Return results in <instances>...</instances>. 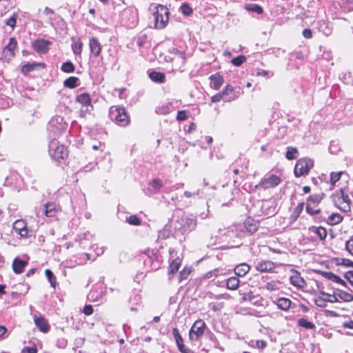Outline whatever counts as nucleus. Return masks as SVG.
Here are the masks:
<instances>
[{"label":"nucleus","instance_id":"f257e3e1","mask_svg":"<svg viewBox=\"0 0 353 353\" xmlns=\"http://www.w3.org/2000/svg\"><path fill=\"white\" fill-rule=\"evenodd\" d=\"M332 201L336 207L343 212H350L351 210V200L345 192V190L341 188L332 195Z\"/></svg>","mask_w":353,"mask_h":353},{"label":"nucleus","instance_id":"f03ea898","mask_svg":"<svg viewBox=\"0 0 353 353\" xmlns=\"http://www.w3.org/2000/svg\"><path fill=\"white\" fill-rule=\"evenodd\" d=\"M109 115L112 120L121 126H126L130 123V118L123 107L112 106L109 110Z\"/></svg>","mask_w":353,"mask_h":353},{"label":"nucleus","instance_id":"7ed1b4c3","mask_svg":"<svg viewBox=\"0 0 353 353\" xmlns=\"http://www.w3.org/2000/svg\"><path fill=\"white\" fill-rule=\"evenodd\" d=\"M154 26L157 29H163L169 20V10L168 9L161 4L156 7V11L154 12Z\"/></svg>","mask_w":353,"mask_h":353},{"label":"nucleus","instance_id":"20e7f679","mask_svg":"<svg viewBox=\"0 0 353 353\" xmlns=\"http://www.w3.org/2000/svg\"><path fill=\"white\" fill-rule=\"evenodd\" d=\"M49 153L50 157L56 160H63L68 157V149L63 145H58L55 140L52 141L49 144Z\"/></svg>","mask_w":353,"mask_h":353},{"label":"nucleus","instance_id":"39448f33","mask_svg":"<svg viewBox=\"0 0 353 353\" xmlns=\"http://www.w3.org/2000/svg\"><path fill=\"white\" fill-rule=\"evenodd\" d=\"M313 166V161L307 158L300 159L297 161L294 173L296 177L307 174Z\"/></svg>","mask_w":353,"mask_h":353},{"label":"nucleus","instance_id":"423d86ee","mask_svg":"<svg viewBox=\"0 0 353 353\" xmlns=\"http://www.w3.org/2000/svg\"><path fill=\"white\" fill-rule=\"evenodd\" d=\"M205 328V323L200 319L197 320L192 325L189 332V339L191 341H196L203 334Z\"/></svg>","mask_w":353,"mask_h":353},{"label":"nucleus","instance_id":"0eeeda50","mask_svg":"<svg viewBox=\"0 0 353 353\" xmlns=\"http://www.w3.org/2000/svg\"><path fill=\"white\" fill-rule=\"evenodd\" d=\"M281 183V179L276 175L272 174L268 178L261 180V183L256 185V188L263 187L264 189L274 188Z\"/></svg>","mask_w":353,"mask_h":353},{"label":"nucleus","instance_id":"6e6552de","mask_svg":"<svg viewBox=\"0 0 353 353\" xmlns=\"http://www.w3.org/2000/svg\"><path fill=\"white\" fill-rule=\"evenodd\" d=\"M13 229L17 232L21 237H28V231L26 228V222L22 220H17L13 224Z\"/></svg>","mask_w":353,"mask_h":353},{"label":"nucleus","instance_id":"1a4fd4ad","mask_svg":"<svg viewBox=\"0 0 353 353\" xmlns=\"http://www.w3.org/2000/svg\"><path fill=\"white\" fill-rule=\"evenodd\" d=\"M50 42L45 39H37L32 43V48L39 53H46L48 50Z\"/></svg>","mask_w":353,"mask_h":353},{"label":"nucleus","instance_id":"9d476101","mask_svg":"<svg viewBox=\"0 0 353 353\" xmlns=\"http://www.w3.org/2000/svg\"><path fill=\"white\" fill-rule=\"evenodd\" d=\"M182 229L184 232H191L195 230L197 225L196 218L185 217L182 219Z\"/></svg>","mask_w":353,"mask_h":353},{"label":"nucleus","instance_id":"9b49d317","mask_svg":"<svg viewBox=\"0 0 353 353\" xmlns=\"http://www.w3.org/2000/svg\"><path fill=\"white\" fill-rule=\"evenodd\" d=\"M28 265V261L20 259L19 257L14 259L12 262V270L15 274H21L26 266Z\"/></svg>","mask_w":353,"mask_h":353},{"label":"nucleus","instance_id":"f8f14e48","mask_svg":"<svg viewBox=\"0 0 353 353\" xmlns=\"http://www.w3.org/2000/svg\"><path fill=\"white\" fill-rule=\"evenodd\" d=\"M256 268L261 272H268L272 271L275 268V265L271 261H262L257 263Z\"/></svg>","mask_w":353,"mask_h":353},{"label":"nucleus","instance_id":"ddd939ff","mask_svg":"<svg viewBox=\"0 0 353 353\" xmlns=\"http://www.w3.org/2000/svg\"><path fill=\"white\" fill-rule=\"evenodd\" d=\"M290 280L292 285L299 288H303L305 285V281L297 271H293V274L290 276Z\"/></svg>","mask_w":353,"mask_h":353},{"label":"nucleus","instance_id":"4468645a","mask_svg":"<svg viewBox=\"0 0 353 353\" xmlns=\"http://www.w3.org/2000/svg\"><path fill=\"white\" fill-rule=\"evenodd\" d=\"M34 323L42 332H47L49 330V325L46 319L43 316H34Z\"/></svg>","mask_w":353,"mask_h":353},{"label":"nucleus","instance_id":"2eb2a0df","mask_svg":"<svg viewBox=\"0 0 353 353\" xmlns=\"http://www.w3.org/2000/svg\"><path fill=\"white\" fill-rule=\"evenodd\" d=\"M89 46L91 52L94 57H98L101 51V46L96 38H91L90 39Z\"/></svg>","mask_w":353,"mask_h":353},{"label":"nucleus","instance_id":"dca6fc26","mask_svg":"<svg viewBox=\"0 0 353 353\" xmlns=\"http://www.w3.org/2000/svg\"><path fill=\"white\" fill-rule=\"evenodd\" d=\"M212 85V88L214 90H219L223 83V78L219 72L211 75L209 77Z\"/></svg>","mask_w":353,"mask_h":353},{"label":"nucleus","instance_id":"f3484780","mask_svg":"<svg viewBox=\"0 0 353 353\" xmlns=\"http://www.w3.org/2000/svg\"><path fill=\"white\" fill-rule=\"evenodd\" d=\"M260 296L258 294H254L252 292L245 293L243 296V300L244 301L250 302V303L256 305L260 301Z\"/></svg>","mask_w":353,"mask_h":353},{"label":"nucleus","instance_id":"a211bd4d","mask_svg":"<svg viewBox=\"0 0 353 353\" xmlns=\"http://www.w3.org/2000/svg\"><path fill=\"white\" fill-rule=\"evenodd\" d=\"M250 267L247 263H241L236 266L234 272L238 276H245L250 270Z\"/></svg>","mask_w":353,"mask_h":353},{"label":"nucleus","instance_id":"6ab92c4d","mask_svg":"<svg viewBox=\"0 0 353 353\" xmlns=\"http://www.w3.org/2000/svg\"><path fill=\"white\" fill-rule=\"evenodd\" d=\"M323 276L329 279V280H331L335 283H339L342 285H344L345 286L346 284H345V282L341 279L339 276L333 274L332 272H323Z\"/></svg>","mask_w":353,"mask_h":353},{"label":"nucleus","instance_id":"aec40b11","mask_svg":"<svg viewBox=\"0 0 353 353\" xmlns=\"http://www.w3.org/2000/svg\"><path fill=\"white\" fill-rule=\"evenodd\" d=\"M39 66L43 68L45 66V64L43 63H28L22 66L21 72L23 74L27 75L30 72L34 70L37 67H39Z\"/></svg>","mask_w":353,"mask_h":353},{"label":"nucleus","instance_id":"412c9836","mask_svg":"<svg viewBox=\"0 0 353 353\" xmlns=\"http://www.w3.org/2000/svg\"><path fill=\"white\" fill-rule=\"evenodd\" d=\"M309 230L311 232L316 234L321 240H324L327 236V230L323 227L312 226Z\"/></svg>","mask_w":353,"mask_h":353},{"label":"nucleus","instance_id":"4be33fe9","mask_svg":"<svg viewBox=\"0 0 353 353\" xmlns=\"http://www.w3.org/2000/svg\"><path fill=\"white\" fill-rule=\"evenodd\" d=\"M150 78L154 82L163 83L165 80V74L160 72L153 71L149 74Z\"/></svg>","mask_w":353,"mask_h":353},{"label":"nucleus","instance_id":"5701e85b","mask_svg":"<svg viewBox=\"0 0 353 353\" xmlns=\"http://www.w3.org/2000/svg\"><path fill=\"white\" fill-rule=\"evenodd\" d=\"M79 79L78 77H70L64 81L63 85L66 88H77L79 85Z\"/></svg>","mask_w":353,"mask_h":353},{"label":"nucleus","instance_id":"b1692460","mask_svg":"<svg viewBox=\"0 0 353 353\" xmlns=\"http://www.w3.org/2000/svg\"><path fill=\"white\" fill-rule=\"evenodd\" d=\"M57 212L56 205L54 203L45 204V214L48 217H53Z\"/></svg>","mask_w":353,"mask_h":353},{"label":"nucleus","instance_id":"393cba45","mask_svg":"<svg viewBox=\"0 0 353 353\" xmlns=\"http://www.w3.org/2000/svg\"><path fill=\"white\" fill-rule=\"evenodd\" d=\"M336 296L338 298L345 302H350L353 301V292L350 293L343 290H338Z\"/></svg>","mask_w":353,"mask_h":353},{"label":"nucleus","instance_id":"a878e982","mask_svg":"<svg viewBox=\"0 0 353 353\" xmlns=\"http://www.w3.org/2000/svg\"><path fill=\"white\" fill-rule=\"evenodd\" d=\"M149 190L153 193L158 192L163 187L162 181L159 179H155L150 183Z\"/></svg>","mask_w":353,"mask_h":353},{"label":"nucleus","instance_id":"bb28decb","mask_svg":"<svg viewBox=\"0 0 353 353\" xmlns=\"http://www.w3.org/2000/svg\"><path fill=\"white\" fill-rule=\"evenodd\" d=\"M276 304L281 310H288L291 305V301L287 298H279Z\"/></svg>","mask_w":353,"mask_h":353},{"label":"nucleus","instance_id":"cd10ccee","mask_svg":"<svg viewBox=\"0 0 353 353\" xmlns=\"http://www.w3.org/2000/svg\"><path fill=\"white\" fill-rule=\"evenodd\" d=\"M172 110V103H168L156 108V112L159 114H167Z\"/></svg>","mask_w":353,"mask_h":353},{"label":"nucleus","instance_id":"c85d7f7f","mask_svg":"<svg viewBox=\"0 0 353 353\" xmlns=\"http://www.w3.org/2000/svg\"><path fill=\"white\" fill-rule=\"evenodd\" d=\"M343 216H341L339 213H333L331 214L327 219V223L330 225H336L341 223L343 221Z\"/></svg>","mask_w":353,"mask_h":353},{"label":"nucleus","instance_id":"c756f323","mask_svg":"<svg viewBox=\"0 0 353 353\" xmlns=\"http://www.w3.org/2000/svg\"><path fill=\"white\" fill-rule=\"evenodd\" d=\"M239 285V280L236 277H230L227 280L226 286L229 290H234Z\"/></svg>","mask_w":353,"mask_h":353},{"label":"nucleus","instance_id":"7c9ffc66","mask_svg":"<svg viewBox=\"0 0 353 353\" xmlns=\"http://www.w3.org/2000/svg\"><path fill=\"white\" fill-rule=\"evenodd\" d=\"M77 101L85 105H90L91 99L88 93H83L77 97Z\"/></svg>","mask_w":353,"mask_h":353},{"label":"nucleus","instance_id":"2f4dec72","mask_svg":"<svg viewBox=\"0 0 353 353\" xmlns=\"http://www.w3.org/2000/svg\"><path fill=\"white\" fill-rule=\"evenodd\" d=\"M61 70L65 73H72L75 70V66L71 61L63 63Z\"/></svg>","mask_w":353,"mask_h":353},{"label":"nucleus","instance_id":"473e14b6","mask_svg":"<svg viewBox=\"0 0 353 353\" xmlns=\"http://www.w3.org/2000/svg\"><path fill=\"white\" fill-rule=\"evenodd\" d=\"M297 323L300 327H303L307 330H312L315 328V325L313 323L308 321L306 319L304 318L300 319Z\"/></svg>","mask_w":353,"mask_h":353},{"label":"nucleus","instance_id":"72a5a7b5","mask_svg":"<svg viewBox=\"0 0 353 353\" xmlns=\"http://www.w3.org/2000/svg\"><path fill=\"white\" fill-rule=\"evenodd\" d=\"M180 265L181 261L179 259L173 260L169 266L168 273L170 274L175 273L179 270Z\"/></svg>","mask_w":353,"mask_h":353},{"label":"nucleus","instance_id":"f704fd0d","mask_svg":"<svg viewBox=\"0 0 353 353\" xmlns=\"http://www.w3.org/2000/svg\"><path fill=\"white\" fill-rule=\"evenodd\" d=\"M45 274H46L48 281L50 282L51 287L53 288H55L57 282H56V277H55L54 274H53V272L50 270L46 269L45 270Z\"/></svg>","mask_w":353,"mask_h":353},{"label":"nucleus","instance_id":"c9c22d12","mask_svg":"<svg viewBox=\"0 0 353 353\" xmlns=\"http://www.w3.org/2000/svg\"><path fill=\"white\" fill-rule=\"evenodd\" d=\"M298 150L296 148L288 147L285 157L288 160H293L296 159Z\"/></svg>","mask_w":353,"mask_h":353},{"label":"nucleus","instance_id":"e433bc0d","mask_svg":"<svg viewBox=\"0 0 353 353\" xmlns=\"http://www.w3.org/2000/svg\"><path fill=\"white\" fill-rule=\"evenodd\" d=\"M303 209V203H299L293 210L292 214H291V219L293 221H295L298 219V217L300 216L301 212Z\"/></svg>","mask_w":353,"mask_h":353},{"label":"nucleus","instance_id":"4c0bfd02","mask_svg":"<svg viewBox=\"0 0 353 353\" xmlns=\"http://www.w3.org/2000/svg\"><path fill=\"white\" fill-rule=\"evenodd\" d=\"M170 52L177 56L180 59H181L182 63H185L187 58L185 51H181L176 48H174Z\"/></svg>","mask_w":353,"mask_h":353},{"label":"nucleus","instance_id":"58836bf2","mask_svg":"<svg viewBox=\"0 0 353 353\" xmlns=\"http://www.w3.org/2000/svg\"><path fill=\"white\" fill-rule=\"evenodd\" d=\"M246 61V57L245 55H240L233 58L231 60V63L235 66H240Z\"/></svg>","mask_w":353,"mask_h":353},{"label":"nucleus","instance_id":"ea45409f","mask_svg":"<svg viewBox=\"0 0 353 353\" xmlns=\"http://www.w3.org/2000/svg\"><path fill=\"white\" fill-rule=\"evenodd\" d=\"M181 10L182 13L185 16H190L193 10L187 3H182L181 6Z\"/></svg>","mask_w":353,"mask_h":353},{"label":"nucleus","instance_id":"a19ab883","mask_svg":"<svg viewBox=\"0 0 353 353\" xmlns=\"http://www.w3.org/2000/svg\"><path fill=\"white\" fill-rule=\"evenodd\" d=\"M82 46H83V44L81 41H78L74 42L72 45V48L73 52L75 54H80L82 51Z\"/></svg>","mask_w":353,"mask_h":353},{"label":"nucleus","instance_id":"79ce46f5","mask_svg":"<svg viewBox=\"0 0 353 353\" xmlns=\"http://www.w3.org/2000/svg\"><path fill=\"white\" fill-rule=\"evenodd\" d=\"M343 172H332L330 174V182L332 185H334L335 183L340 180Z\"/></svg>","mask_w":353,"mask_h":353},{"label":"nucleus","instance_id":"37998d69","mask_svg":"<svg viewBox=\"0 0 353 353\" xmlns=\"http://www.w3.org/2000/svg\"><path fill=\"white\" fill-rule=\"evenodd\" d=\"M246 9L249 11L254 12L257 14H262L263 12L262 7L258 4H251L247 6Z\"/></svg>","mask_w":353,"mask_h":353},{"label":"nucleus","instance_id":"c03bdc74","mask_svg":"<svg viewBox=\"0 0 353 353\" xmlns=\"http://www.w3.org/2000/svg\"><path fill=\"white\" fill-rule=\"evenodd\" d=\"M17 44V43L15 39L14 38H10L9 43L6 46V47L4 49V50L10 51L11 52V54L13 55L14 54L13 50L16 48Z\"/></svg>","mask_w":353,"mask_h":353},{"label":"nucleus","instance_id":"a18cd8bd","mask_svg":"<svg viewBox=\"0 0 353 353\" xmlns=\"http://www.w3.org/2000/svg\"><path fill=\"white\" fill-rule=\"evenodd\" d=\"M279 283L276 281L268 282L265 284V288L269 291H275L279 290Z\"/></svg>","mask_w":353,"mask_h":353},{"label":"nucleus","instance_id":"49530a36","mask_svg":"<svg viewBox=\"0 0 353 353\" xmlns=\"http://www.w3.org/2000/svg\"><path fill=\"white\" fill-rule=\"evenodd\" d=\"M172 333L174 335V337L175 339L177 347L180 345L181 343H183V338L181 337V334L179 332V330L177 328H174L172 330Z\"/></svg>","mask_w":353,"mask_h":353},{"label":"nucleus","instance_id":"de8ad7c7","mask_svg":"<svg viewBox=\"0 0 353 353\" xmlns=\"http://www.w3.org/2000/svg\"><path fill=\"white\" fill-rule=\"evenodd\" d=\"M314 301L315 304L318 307H325L327 306V300L323 297L318 296V297L315 298Z\"/></svg>","mask_w":353,"mask_h":353},{"label":"nucleus","instance_id":"09e8293b","mask_svg":"<svg viewBox=\"0 0 353 353\" xmlns=\"http://www.w3.org/2000/svg\"><path fill=\"white\" fill-rule=\"evenodd\" d=\"M127 221L129 224L133 225H139L141 223V220L136 215H131L127 219Z\"/></svg>","mask_w":353,"mask_h":353},{"label":"nucleus","instance_id":"8fccbe9b","mask_svg":"<svg viewBox=\"0 0 353 353\" xmlns=\"http://www.w3.org/2000/svg\"><path fill=\"white\" fill-rule=\"evenodd\" d=\"M323 196L324 194L323 193L321 194H312L308 197L307 201L312 203H319L323 199Z\"/></svg>","mask_w":353,"mask_h":353},{"label":"nucleus","instance_id":"3c124183","mask_svg":"<svg viewBox=\"0 0 353 353\" xmlns=\"http://www.w3.org/2000/svg\"><path fill=\"white\" fill-rule=\"evenodd\" d=\"M17 23V14H13L6 22V24L11 28H14Z\"/></svg>","mask_w":353,"mask_h":353},{"label":"nucleus","instance_id":"603ef678","mask_svg":"<svg viewBox=\"0 0 353 353\" xmlns=\"http://www.w3.org/2000/svg\"><path fill=\"white\" fill-rule=\"evenodd\" d=\"M234 91V88L233 87L228 84L227 85L224 89L221 92V94L223 95V98L225 97V96H227V95H229L230 94H231L232 92Z\"/></svg>","mask_w":353,"mask_h":353},{"label":"nucleus","instance_id":"864d4df0","mask_svg":"<svg viewBox=\"0 0 353 353\" xmlns=\"http://www.w3.org/2000/svg\"><path fill=\"white\" fill-rule=\"evenodd\" d=\"M246 227L248 231L250 233L255 232L258 229V226L256 225V223H250L249 221L246 223Z\"/></svg>","mask_w":353,"mask_h":353},{"label":"nucleus","instance_id":"5fc2aeb1","mask_svg":"<svg viewBox=\"0 0 353 353\" xmlns=\"http://www.w3.org/2000/svg\"><path fill=\"white\" fill-rule=\"evenodd\" d=\"M176 119L178 121H184L188 119L187 112L185 110L178 112Z\"/></svg>","mask_w":353,"mask_h":353},{"label":"nucleus","instance_id":"6e6d98bb","mask_svg":"<svg viewBox=\"0 0 353 353\" xmlns=\"http://www.w3.org/2000/svg\"><path fill=\"white\" fill-rule=\"evenodd\" d=\"M344 277L347 279L353 287V270L347 271L345 273Z\"/></svg>","mask_w":353,"mask_h":353},{"label":"nucleus","instance_id":"4d7b16f0","mask_svg":"<svg viewBox=\"0 0 353 353\" xmlns=\"http://www.w3.org/2000/svg\"><path fill=\"white\" fill-rule=\"evenodd\" d=\"M347 250L353 255V239H350L345 243Z\"/></svg>","mask_w":353,"mask_h":353},{"label":"nucleus","instance_id":"13d9d810","mask_svg":"<svg viewBox=\"0 0 353 353\" xmlns=\"http://www.w3.org/2000/svg\"><path fill=\"white\" fill-rule=\"evenodd\" d=\"M223 99H225V98H223V95L221 94V92L216 94L215 95L212 96L211 97V101L212 103H216V102H219L221 100H223Z\"/></svg>","mask_w":353,"mask_h":353},{"label":"nucleus","instance_id":"bf43d9fd","mask_svg":"<svg viewBox=\"0 0 353 353\" xmlns=\"http://www.w3.org/2000/svg\"><path fill=\"white\" fill-rule=\"evenodd\" d=\"M321 294H323V295H325L327 296L331 297L330 299H327V302L335 303V302L337 301L338 296H336V293L334 295H331V294L325 293L324 292H321Z\"/></svg>","mask_w":353,"mask_h":353},{"label":"nucleus","instance_id":"052dcab7","mask_svg":"<svg viewBox=\"0 0 353 353\" xmlns=\"http://www.w3.org/2000/svg\"><path fill=\"white\" fill-rule=\"evenodd\" d=\"M218 272H219V270L218 269H214V270H213L212 271H210V272L206 273L205 278L206 279H211L212 277H216L217 275H218Z\"/></svg>","mask_w":353,"mask_h":353},{"label":"nucleus","instance_id":"680f3d73","mask_svg":"<svg viewBox=\"0 0 353 353\" xmlns=\"http://www.w3.org/2000/svg\"><path fill=\"white\" fill-rule=\"evenodd\" d=\"M178 348L182 353H192V351L188 347H185L183 343L179 345Z\"/></svg>","mask_w":353,"mask_h":353},{"label":"nucleus","instance_id":"e2e57ef3","mask_svg":"<svg viewBox=\"0 0 353 353\" xmlns=\"http://www.w3.org/2000/svg\"><path fill=\"white\" fill-rule=\"evenodd\" d=\"M306 211L308 214H310L311 215H314V214H317L320 213L321 210L318 209V210H314L312 209V208H311L309 205H307Z\"/></svg>","mask_w":353,"mask_h":353},{"label":"nucleus","instance_id":"0e129e2a","mask_svg":"<svg viewBox=\"0 0 353 353\" xmlns=\"http://www.w3.org/2000/svg\"><path fill=\"white\" fill-rule=\"evenodd\" d=\"M83 313L85 315H91L93 313L92 306L90 305H87L83 308Z\"/></svg>","mask_w":353,"mask_h":353},{"label":"nucleus","instance_id":"69168bd1","mask_svg":"<svg viewBox=\"0 0 353 353\" xmlns=\"http://www.w3.org/2000/svg\"><path fill=\"white\" fill-rule=\"evenodd\" d=\"M256 347L259 349H264L267 346V343L263 340H258L256 342Z\"/></svg>","mask_w":353,"mask_h":353},{"label":"nucleus","instance_id":"338daca9","mask_svg":"<svg viewBox=\"0 0 353 353\" xmlns=\"http://www.w3.org/2000/svg\"><path fill=\"white\" fill-rule=\"evenodd\" d=\"M37 350L35 347H25L22 350V353H37Z\"/></svg>","mask_w":353,"mask_h":353},{"label":"nucleus","instance_id":"774afa93","mask_svg":"<svg viewBox=\"0 0 353 353\" xmlns=\"http://www.w3.org/2000/svg\"><path fill=\"white\" fill-rule=\"evenodd\" d=\"M303 35L304 36V37L307 38V39H310L312 37V31L310 29H305L303 31Z\"/></svg>","mask_w":353,"mask_h":353}]
</instances>
